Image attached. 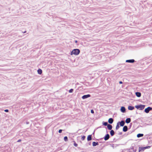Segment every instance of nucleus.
Returning a JSON list of instances; mask_svg holds the SVG:
<instances>
[{
  "label": "nucleus",
  "instance_id": "17",
  "mask_svg": "<svg viewBox=\"0 0 152 152\" xmlns=\"http://www.w3.org/2000/svg\"><path fill=\"white\" fill-rule=\"evenodd\" d=\"M107 127L108 129L109 130H111L112 128V126L110 124H108Z\"/></svg>",
  "mask_w": 152,
  "mask_h": 152
},
{
  "label": "nucleus",
  "instance_id": "6",
  "mask_svg": "<svg viewBox=\"0 0 152 152\" xmlns=\"http://www.w3.org/2000/svg\"><path fill=\"white\" fill-rule=\"evenodd\" d=\"M90 95L89 94H87L83 96L82 97V98L83 99H84L86 98H88L90 97Z\"/></svg>",
  "mask_w": 152,
  "mask_h": 152
},
{
  "label": "nucleus",
  "instance_id": "16",
  "mask_svg": "<svg viewBox=\"0 0 152 152\" xmlns=\"http://www.w3.org/2000/svg\"><path fill=\"white\" fill-rule=\"evenodd\" d=\"M91 135H89L88 136L87 139L88 141H90L91 140Z\"/></svg>",
  "mask_w": 152,
  "mask_h": 152
},
{
  "label": "nucleus",
  "instance_id": "12",
  "mask_svg": "<svg viewBox=\"0 0 152 152\" xmlns=\"http://www.w3.org/2000/svg\"><path fill=\"white\" fill-rule=\"evenodd\" d=\"M127 130V127L126 126H124L123 129V130L124 132H126Z\"/></svg>",
  "mask_w": 152,
  "mask_h": 152
},
{
  "label": "nucleus",
  "instance_id": "5",
  "mask_svg": "<svg viewBox=\"0 0 152 152\" xmlns=\"http://www.w3.org/2000/svg\"><path fill=\"white\" fill-rule=\"evenodd\" d=\"M152 109L150 107H148L145 109V112L147 113H148L149 111Z\"/></svg>",
  "mask_w": 152,
  "mask_h": 152
},
{
  "label": "nucleus",
  "instance_id": "3",
  "mask_svg": "<svg viewBox=\"0 0 152 152\" xmlns=\"http://www.w3.org/2000/svg\"><path fill=\"white\" fill-rule=\"evenodd\" d=\"M120 111L122 113H124L126 112V109L124 106H121L120 109Z\"/></svg>",
  "mask_w": 152,
  "mask_h": 152
},
{
  "label": "nucleus",
  "instance_id": "8",
  "mask_svg": "<svg viewBox=\"0 0 152 152\" xmlns=\"http://www.w3.org/2000/svg\"><path fill=\"white\" fill-rule=\"evenodd\" d=\"M110 137L109 135L108 134H106L104 137V140H108Z\"/></svg>",
  "mask_w": 152,
  "mask_h": 152
},
{
  "label": "nucleus",
  "instance_id": "4",
  "mask_svg": "<svg viewBox=\"0 0 152 152\" xmlns=\"http://www.w3.org/2000/svg\"><path fill=\"white\" fill-rule=\"evenodd\" d=\"M135 61L134 59L127 60L126 61V63H132L134 62Z\"/></svg>",
  "mask_w": 152,
  "mask_h": 152
},
{
  "label": "nucleus",
  "instance_id": "19",
  "mask_svg": "<svg viewBox=\"0 0 152 152\" xmlns=\"http://www.w3.org/2000/svg\"><path fill=\"white\" fill-rule=\"evenodd\" d=\"M144 150L143 147H140L139 148V152L142 151H144Z\"/></svg>",
  "mask_w": 152,
  "mask_h": 152
},
{
  "label": "nucleus",
  "instance_id": "22",
  "mask_svg": "<svg viewBox=\"0 0 152 152\" xmlns=\"http://www.w3.org/2000/svg\"><path fill=\"white\" fill-rule=\"evenodd\" d=\"M105 126H107L108 125L107 123V122H104L102 123Z\"/></svg>",
  "mask_w": 152,
  "mask_h": 152
},
{
  "label": "nucleus",
  "instance_id": "10",
  "mask_svg": "<svg viewBox=\"0 0 152 152\" xmlns=\"http://www.w3.org/2000/svg\"><path fill=\"white\" fill-rule=\"evenodd\" d=\"M128 108L129 110H132L134 109V108L133 106H128Z\"/></svg>",
  "mask_w": 152,
  "mask_h": 152
},
{
  "label": "nucleus",
  "instance_id": "30",
  "mask_svg": "<svg viewBox=\"0 0 152 152\" xmlns=\"http://www.w3.org/2000/svg\"><path fill=\"white\" fill-rule=\"evenodd\" d=\"M4 111L7 112H8V110H4Z\"/></svg>",
  "mask_w": 152,
  "mask_h": 152
},
{
  "label": "nucleus",
  "instance_id": "14",
  "mask_svg": "<svg viewBox=\"0 0 152 152\" xmlns=\"http://www.w3.org/2000/svg\"><path fill=\"white\" fill-rule=\"evenodd\" d=\"M125 123L124 121H122L120 122V124L121 126H123L124 125Z\"/></svg>",
  "mask_w": 152,
  "mask_h": 152
},
{
  "label": "nucleus",
  "instance_id": "15",
  "mask_svg": "<svg viewBox=\"0 0 152 152\" xmlns=\"http://www.w3.org/2000/svg\"><path fill=\"white\" fill-rule=\"evenodd\" d=\"M143 134H138L137 135V137L138 138L142 137L143 136Z\"/></svg>",
  "mask_w": 152,
  "mask_h": 152
},
{
  "label": "nucleus",
  "instance_id": "1",
  "mask_svg": "<svg viewBox=\"0 0 152 152\" xmlns=\"http://www.w3.org/2000/svg\"><path fill=\"white\" fill-rule=\"evenodd\" d=\"M80 53V50L78 49L75 48L72 49L71 51L70 54L71 56H77L79 55Z\"/></svg>",
  "mask_w": 152,
  "mask_h": 152
},
{
  "label": "nucleus",
  "instance_id": "23",
  "mask_svg": "<svg viewBox=\"0 0 152 152\" xmlns=\"http://www.w3.org/2000/svg\"><path fill=\"white\" fill-rule=\"evenodd\" d=\"M143 148H144V149L145 150V149H146L149 148H150V146H148L143 147Z\"/></svg>",
  "mask_w": 152,
  "mask_h": 152
},
{
  "label": "nucleus",
  "instance_id": "11",
  "mask_svg": "<svg viewBox=\"0 0 152 152\" xmlns=\"http://www.w3.org/2000/svg\"><path fill=\"white\" fill-rule=\"evenodd\" d=\"M108 122L109 123L111 124L113 123V119L112 118H110L108 120Z\"/></svg>",
  "mask_w": 152,
  "mask_h": 152
},
{
  "label": "nucleus",
  "instance_id": "29",
  "mask_svg": "<svg viewBox=\"0 0 152 152\" xmlns=\"http://www.w3.org/2000/svg\"><path fill=\"white\" fill-rule=\"evenodd\" d=\"M62 130H61V129H60L59 130V131H58V132L59 133H61V132H62Z\"/></svg>",
  "mask_w": 152,
  "mask_h": 152
},
{
  "label": "nucleus",
  "instance_id": "26",
  "mask_svg": "<svg viewBox=\"0 0 152 152\" xmlns=\"http://www.w3.org/2000/svg\"><path fill=\"white\" fill-rule=\"evenodd\" d=\"M85 136H83L82 137H81V139L83 140H84L85 138Z\"/></svg>",
  "mask_w": 152,
  "mask_h": 152
},
{
  "label": "nucleus",
  "instance_id": "21",
  "mask_svg": "<svg viewBox=\"0 0 152 152\" xmlns=\"http://www.w3.org/2000/svg\"><path fill=\"white\" fill-rule=\"evenodd\" d=\"M64 140L65 141H67L68 140V138L66 136H65L64 137Z\"/></svg>",
  "mask_w": 152,
  "mask_h": 152
},
{
  "label": "nucleus",
  "instance_id": "2",
  "mask_svg": "<svg viewBox=\"0 0 152 152\" xmlns=\"http://www.w3.org/2000/svg\"><path fill=\"white\" fill-rule=\"evenodd\" d=\"M135 107L137 110H142L144 109L145 107V105L143 104H140L135 105Z\"/></svg>",
  "mask_w": 152,
  "mask_h": 152
},
{
  "label": "nucleus",
  "instance_id": "25",
  "mask_svg": "<svg viewBox=\"0 0 152 152\" xmlns=\"http://www.w3.org/2000/svg\"><path fill=\"white\" fill-rule=\"evenodd\" d=\"M119 128V125H118V123L117 124L116 127V129H118Z\"/></svg>",
  "mask_w": 152,
  "mask_h": 152
},
{
  "label": "nucleus",
  "instance_id": "7",
  "mask_svg": "<svg viewBox=\"0 0 152 152\" xmlns=\"http://www.w3.org/2000/svg\"><path fill=\"white\" fill-rule=\"evenodd\" d=\"M135 94L136 96L137 97H140L141 96V93L140 92H136Z\"/></svg>",
  "mask_w": 152,
  "mask_h": 152
},
{
  "label": "nucleus",
  "instance_id": "20",
  "mask_svg": "<svg viewBox=\"0 0 152 152\" xmlns=\"http://www.w3.org/2000/svg\"><path fill=\"white\" fill-rule=\"evenodd\" d=\"M92 145L93 146H95L98 145V143L95 142H93Z\"/></svg>",
  "mask_w": 152,
  "mask_h": 152
},
{
  "label": "nucleus",
  "instance_id": "18",
  "mask_svg": "<svg viewBox=\"0 0 152 152\" xmlns=\"http://www.w3.org/2000/svg\"><path fill=\"white\" fill-rule=\"evenodd\" d=\"M110 135L112 136L114 135V132L113 130H111L110 131Z\"/></svg>",
  "mask_w": 152,
  "mask_h": 152
},
{
  "label": "nucleus",
  "instance_id": "13",
  "mask_svg": "<svg viewBox=\"0 0 152 152\" xmlns=\"http://www.w3.org/2000/svg\"><path fill=\"white\" fill-rule=\"evenodd\" d=\"M131 119L129 118H127L126 120V122L127 124L129 123Z\"/></svg>",
  "mask_w": 152,
  "mask_h": 152
},
{
  "label": "nucleus",
  "instance_id": "24",
  "mask_svg": "<svg viewBox=\"0 0 152 152\" xmlns=\"http://www.w3.org/2000/svg\"><path fill=\"white\" fill-rule=\"evenodd\" d=\"M73 89H71L69 90V92L70 93H72L73 92Z\"/></svg>",
  "mask_w": 152,
  "mask_h": 152
},
{
  "label": "nucleus",
  "instance_id": "9",
  "mask_svg": "<svg viewBox=\"0 0 152 152\" xmlns=\"http://www.w3.org/2000/svg\"><path fill=\"white\" fill-rule=\"evenodd\" d=\"M37 72L38 74L40 75L42 73V70L41 69H39L37 70Z\"/></svg>",
  "mask_w": 152,
  "mask_h": 152
},
{
  "label": "nucleus",
  "instance_id": "32",
  "mask_svg": "<svg viewBox=\"0 0 152 152\" xmlns=\"http://www.w3.org/2000/svg\"><path fill=\"white\" fill-rule=\"evenodd\" d=\"M77 40H76V41H75V42L76 43H77Z\"/></svg>",
  "mask_w": 152,
  "mask_h": 152
},
{
  "label": "nucleus",
  "instance_id": "28",
  "mask_svg": "<svg viewBox=\"0 0 152 152\" xmlns=\"http://www.w3.org/2000/svg\"><path fill=\"white\" fill-rule=\"evenodd\" d=\"M91 113L93 114L94 113V111L93 110H91Z\"/></svg>",
  "mask_w": 152,
  "mask_h": 152
},
{
  "label": "nucleus",
  "instance_id": "33",
  "mask_svg": "<svg viewBox=\"0 0 152 152\" xmlns=\"http://www.w3.org/2000/svg\"><path fill=\"white\" fill-rule=\"evenodd\" d=\"M26 31H25V32H23V33H26Z\"/></svg>",
  "mask_w": 152,
  "mask_h": 152
},
{
  "label": "nucleus",
  "instance_id": "27",
  "mask_svg": "<svg viewBox=\"0 0 152 152\" xmlns=\"http://www.w3.org/2000/svg\"><path fill=\"white\" fill-rule=\"evenodd\" d=\"M74 145L75 146V147H77V143H76L75 142H74Z\"/></svg>",
  "mask_w": 152,
  "mask_h": 152
},
{
  "label": "nucleus",
  "instance_id": "31",
  "mask_svg": "<svg viewBox=\"0 0 152 152\" xmlns=\"http://www.w3.org/2000/svg\"><path fill=\"white\" fill-rule=\"evenodd\" d=\"M120 83L122 84V82L121 81H120L119 82Z\"/></svg>",
  "mask_w": 152,
  "mask_h": 152
}]
</instances>
